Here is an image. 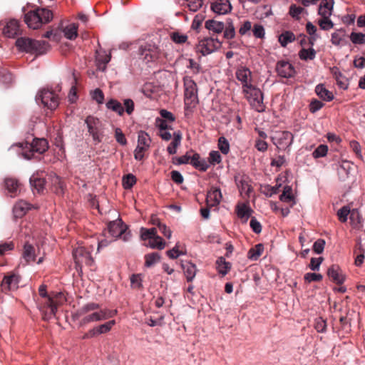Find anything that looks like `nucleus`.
I'll return each instance as SVG.
<instances>
[{
    "label": "nucleus",
    "instance_id": "nucleus-26",
    "mask_svg": "<svg viewBox=\"0 0 365 365\" xmlns=\"http://www.w3.org/2000/svg\"><path fill=\"white\" fill-rule=\"evenodd\" d=\"M30 209L29 203L24 200H20L15 204L13 208L14 215L15 217H22Z\"/></svg>",
    "mask_w": 365,
    "mask_h": 365
},
{
    "label": "nucleus",
    "instance_id": "nucleus-37",
    "mask_svg": "<svg viewBox=\"0 0 365 365\" xmlns=\"http://www.w3.org/2000/svg\"><path fill=\"white\" fill-rule=\"evenodd\" d=\"M181 141V135L180 132L174 133V138L168 145L167 150L170 155L176 153L177 148L180 145Z\"/></svg>",
    "mask_w": 365,
    "mask_h": 365
},
{
    "label": "nucleus",
    "instance_id": "nucleus-27",
    "mask_svg": "<svg viewBox=\"0 0 365 365\" xmlns=\"http://www.w3.org/2000/svg\"><path fill=\"white\" fill-rule=\"evenodd\" d=\"M346 36L345 31L340 29L331 34V41L335 46H344L348 43Z\"/></svg>",
    "mask_w": 365,
    "mask_h": 365
},
{
    "label": "nucleus",
    "instance_id": "nucleus-32",
    "mask_svg": "<svg viewBox=\"0 0 365 365\" xmlns=\"http://www.w3.org/2000/svg\"><path fill=\"white\" fill-rule=\"evenodd\" d=\"M317 95L322 100L330 101L334 98V95L328 91L323 84H319L315 88Z\"/></svg>",
    "mask_w": 365,
    "mask_h": 365
},
{
    "label": "nucleus",
    "instance_id": "nucleus-46",
    "mask_svg": "<svg viewBox=\"0 0 365 365\" xmlns=\"http://www.w3.org/2000/svg\"><path fill=\"white\" fill-rule=\"evenodd\" d=\"M14 81L13 75L6 70H1L0 71V82L9 85Z\"/></svg>",
    "mask_w": 365,
    "mask_h": 365
},
{
    "label": "nucleus",
    "instance_id": "nucleus-59",
    "mask_svg": "<svg viewBox=\"0 0 365 365\" xmlns=\"http://www.w3.org/2000/svg\"><path fill=\"white\" fill-rule=\"evenodd\" d=\"M115 138L116 141L118 143H120V145H125L127 144V140L120 128H115Z\"/></svg>",
    "mask_w": 365,
    "mask_h": 365
},
{
    "label": "nucleus",
    "instance_id": "nucleus-33",
    "mask_svg": "<svg viewBox=\"0 0 365 365\" xmlns=\"http://www.w3.org/2000/svg\"><path fill=\"white\" fill-rule=\"evenodd\" d=\"M216 269L220 274H221L222 276H225L230 270L231 264L228 262H226L225 258L221 257H219L216 261Z\"/></svg>",
    "mask_w": 365,
    "mask_h": 365
},
{
    "label": "nucleus",
    "instance_id": "nucleus-14",
    "mask_svg": "<svg viewBox=\"0 0 365 365\" xmlns=\"http://www.w3.org/2000/svg\"><path fill=\"white\" fill-rule=\"evenodd\" d=\"M66 299L62 292H57L51 295L50 297H46V301L43 302V307L51 309V314H56L58 307L62 305Z\"/></svg>",
    "mask_w": 365,
    "mask_h": 365
},
{
    "label": "nucleus",
    "instance_id": "nucleus-42",
    "mask_svg": "<svg viewBox=\"0 0 365 365\" xmlns=\"http://www.w3.org/2000/svg\"><path fill=\"white\" fill-rule=\"evenodd\" d=\"M252 210L245 204L238 205L237 207V214L240 218L247 220L250 216Z\"/></svg>",
    "mask_w": 365,
    "mask_h": 365
},
{
    "label": "nucleus",
    "instance_id": "nucleus-25",
    "mask_svg": "<svg viewBox=\"0 0 365 365\" xmlns=\"http://www.w3.org/2000/svg\"><path fill=\"white\" fill-rule=\"evenodd\" d=\"M334 7V0H323L318 9V14L323 17H330Z\"/></svg>",
    "mask_w": 365,
    "mask_h": 365
},
{
    "label": "nucleus",
    "instance_id": "nucleus-4",
    "mask_svg": "<svg viewBox=\"0 0 365 365\" xmlns=\"http://www.w3.org/2000/svg\"><path fill=\"white\" fill-rule=\"evenodd\" d=\"M16 46L22 51L36 55L45 53L49 48V44L45 41H37L27 37H20L16 41Z\"/></svg>",
    "mask_w": 365,
    "mask_h": 365
},
{
    "label": "nucleus",
    "instance_id": "nucleus-16",
    "mask_svg": "<svg viewBox=\"0 0 365 365\" xmlns=\"http://www.w3.org/2000/svg\"><path fill=\"white\" fill-rule=\"evenodd\" d=\"M276 72L282 78H292L295 74L294 66L287 61H279L276 65Z\"/></svg>",
    "mask_w": 365,
    "mask_h": 365
},
{
    "label": "nucleus",
    "instance_id": "nucleus-50",
    "mask_svg": "<svg viewBox=\"0 0 365 365\" xmlns=\"http://www.w3.org/2000/svg\"><path fill=\"white\" fill-rule=\"evenodd\" d=\"M316 52L313 48L305 49L302 48L299 52V57L302 60L310 59L312 60L315 58Z\"/></svg>",
    "mask_w": 365,
    "mask_h": 365
},
{
    "label": "nucleus",
    "instance_id": "nucleus-64",
    "mask_svg": "<svg viewBox=\"0 0 365 365\" xmlns=\"http://www.w3.org/2000/svg\"><path fill=\"white\" fill-rule=\"evenodd\" d=\"M92 98L98 103H100V104L103 103V100H104V95H103V91L99 88H96L92 93Z\"/></svg>",
    "mask_w": 365,
    "mask_h": 365
},
{
    "label": "nucleus",
    "instance_id": "nucleus-40",
    "mask_svg": "<svg viewBox=\"0 0 365 365\" xmlns=\"http://www.w3.org/2000/svg\"><path fill=\"white\" fill-rule=\"evenodd\" d=\"M160 256L158 252H152L145 255V265L148 267L153 266L155 263L158 262Z\"/></svg>",
    "mask_w": 365,
    "mask_h": 365
},
{
    "label": "nucleus",
    "instance_id": "nucleus-11",
    "mask_svg": "<svg viewBox=\"0 0 365 365\" xmlns=\"http://www.w3.org/2000/svg\"><path fill=\"white\" fill-rule=\"evenodd\" d=\"M184 164H190L201 172H205L209 168L207 160L205 158H202L198 153L192 151L187 152L184 155Z\"/></svg>",
    "mask_w": 365,
    "mask_h": 365
},
{
    "label": "nucleus",
    "instance_id": "nucleus-51",
    "mask_svg": "<svg viewBox=\"0 0 365 365\" xmlns=\"http://www.w3.org/2000/svg\"><path fill=\"white\" fill-rule=\"evenodd\" d=\"M221 161H222V158L218 151L212 150L210 153L208 160H207L209 165L210 164H212V165L219 164L221 163Z\"/></svg>",
    "mask_w": 365,
    "mask_h": 365
},
{
    "label": "nucleus",
    "instance_id": "nucleus-34",
    "mask_svg": "<svg viewBox=\"0 0 365 365\" xmlns=\"http://www.w3.org/2000/svg\"><path fill=\"white\" fill-rule=\"evenodd\" d=\"M264 252V245L257 244L252 247L247 252V257L251 260H257Z\"/></svg>",
    "mask_w": 365,
    "mask_h": 365
},
{
    "label": "nucleus",
    "instance_id": "nucleus-3",
    "mask_svg": "<svg viewBox=\"0 0 365 365\" xmlns=\"http://www.w3.org/2000/svg\"><path fill=\"white\" fill-rule=\"evenodd\" d=\"M53 19V13L46 8H37L25 14L24 21L28 26L33 29L40 28L43 24H47Z\"/></svg>",
    "mask_w": 365,
    "mask_h": 365
},
{
    "label": "nucleus",
    "instance_id": "nucleus-38",
    "mask_svg": "<svg viewBox=\"0 0 365 365\" xmlns=\"http://www.w3.org/2000/svg\"><path fill=\"white\" fill-rule=\"evenodd\" d=\"M196 272L197 269L194 264L190 262L184 264V274H186V278L188 282L195 277Z\"/></svg>",
    "mask_w": 365,
    "mask_h": 365
},
{
    "label": "nucleus",
    "instance_id": "nucleus-55",
    "mask_svg": "<svg viewBox=\"0 0 365 365\" xmlns=\"http://www.w3.org/2000/svg\"><path fill=\"white\" fill-rule=\"evenodd\" d=\"M319 25L322 30H329L334 27V23L329 17H323L319 21Z\"/></svg>",
    "mask_w": 365,
    "mask_h": 365
},
{
    "label": "nucleus",
    "instance_id": "nucleus-53",
    "mask_svg": "<svg viewBox=\"0 0 365 365\" xmlns=\"http://www.w3.org/2000/svg\"><path fill=\"white\" fill-rule=\"evenodd\" d=\"M218 148L223 154H227L230 151V145L225 137H220L218 139Z\"/></svg>",
    "mask_w": 365,
    "mask_h": 365
},
{
    "label": "nucleus",
    "instance_id": "nucleus-28",
    "mask_svg": "<svg viewBox=\"0 0 365 365\" xmlns=\"http://www.w3.org/2000/svg\"><path fill=\"white\" fill-rule=\"evenodd\" d=\"M31 186L36 190L38 192H41L45 185V179L39 176L38 173H35L30 178Z\"/></svg>",
    "mask_w": 365,
    "mask_h": 365
},
{
    "label": "nucleus",
    "instance_id": "nucleus-24",
    "mask_svg": "<svg viewBox=\"0 0 365 365\" xmlns=\"http://www.w3.org/2000/svg\"><path fill=\"white\" fill-rule=\"evenodd\" d=\"M4 34L9 38H14L20 34L19 21L16 19H11L8 21L4 28Z\"/></svg>",
    "mask_w": 365,
    "mask_h": 365
},
{
    "label": "nucleus",
    "instance_id": "nucleus-56",
    "mask_svg": "<svg viewBox=\"0 0 365 365\" xmlns=\"http://www.w3.org/2000/svg\"><path fill=\"white\" fill-rule=\"evenodd\" d=\"M304 9L300 6H297L295 4H292L289 7V14L297 19H299V15L302 13Z\"/></svg>",
    "mask_w": 365,
    "mask_h": 365
},
{
    "label": "nucleus",
    "instance_id": "nucleus-45",
    "mask_svg": "<svg viewBox=\"0 0 365 365\" xmlns=\"http://www.w3.org/2000/svg\"><path fill=\"white\" fill-rule=\"evenodd\" d=\"M235 36V29L232 21L227 22V24L225 25L224 29V38L227 39H232Z\"/></svg>",
    "mask_w": 365,
    "mask_h": 365
},
{
    "label": "nucleus",
    "instance_id": "nucleus-18",
    "mask_svg": "<svg viewBox=\"0 0 365 365\" xmlns=\"http://www.w3.org/2000/svg\"><path fill=\"white\" fill-rule=\"evenodd\" d=\"M235 179L241 195L244 193L246 196L249 197L252 190L250 178L247 175H243L240 177L235 176Z\"/></svg>",
    "mask_w": 365,
    "mask_h": 365
},
{
    "label": "nucleus",
    "instance_id": "nucleus-1",
    "mask_svg": "<svg viewBox=\"0 0 365 365\" xmlns=\"http://www.w3.org/2000/svg\"><path fill=\"white\" fill-rule=\"evenodd\" d=\"M116 313V310L100 309V304L95 302H90L77 309L73 314V317L78 319L85 315L80 322V325L84 326L91 322L112 318Z\"/></svg>",
    "mask_w": 365,
    "mask_h": 365
},
{
    "label": "nucleus",
    "instance_id": "nucleus-19",
    "mask_svg": "<svg viewBox=\"0 0 365 365\" xmlns=\"http://www.w3.org/2000/svg\"><path fill=\"white\" fill-rule=\"evenodd\" d=\"M236 78L238 81H240L242 84V89L248 87L250 85H252L251 83L252 81V72L251 71L245 66H242L239 68L236 73Z\"/></svg>",
    "mask_w": 365,
    "mask_h": 365
},
{
    "label": "nucleus",
    "instance_id": "nucleus-52",
    "mask_svg": "<svg viewBox=\"0 0 365 365\" xmlns=\"http://www.w3.org/2000/svg\"><path fill=\"white\" fill-rule=\"evenodd\" d=\"M350 39L354 44H364L365 34H363L362 33L352 32L350 35Z\"/></svg>",
    "mask_w": 365,
    "mask_h": 365
},
{
    "label": "nucleus",
    "instance_id": "nucleus-58",
    "mask_svg": "<svg viewBox=\"0 0 365 365\" xmlns=\"http://www.w3.org/2000/svg\"><path fill=\"white\" fill-rule=\"evenodd\" d=\"M253 35L256 38H263L264 37V29L260 24H255L252 29Z\"/></svg>",
    "mask_w": 365,
    "mask_h": 365
},
{
    "label": "nucleus",
    "instance_id": "nucleus-39",
    "mask_svg": "<svg viewBox=\"0 0 365 365\" xmlns=\"http://www.w3.org/2000/svg\"><path fill=\"white\" fill-rule=\"evenodd\" d=\"M295 36L291 31L283 32L279 36V41L282 46L285 47L289 43L294 41Z\"/></svg>",
    "mask_w": 365,
    "mask_h": 365
},
{
    "label": "nucleus",
    "instance_id": "nucleus-20",
    "mask_svg": "<svg viewBox=\"0 0 365 365\" xmlns=\"http://www.w3.org/2000/svg\"><path fill=\"white\" fill-rule=\"evenodd\" d=\"M222 193L220 188L212 187L207 192L206 204L210 207L217 206L222 199Z\"/></svg>",
    "mask_w": 365,
    "mask_h": 365
},
{
    "label": "nucleus",
    "instance_id": "nucleus-6",
    "mask_svg": "<svg viewBox=\"0 0 365 365\" xmlns=\"http://www.w3.org/2000/svg\"><path fill=\"white\" fill-rule=\"evenodd\" d=\"M184 104L185 106V115H188L196 107L198 99L197 96L196 84L191 80L184 79Z\"/></svg>",
    "mask_w": 365,
    "mask_h": 365
},
{
    "label": "nucleus",
    "instance_id": "nucleus-54",
    "mask_svg": "<svg viewBox=\"0 0 365 365\" xmlns=\"http://www.w3.org/2000/svg\"><path fill=\"white\" fill-rule=\"evenodd\" d=\"M328 152V147L326 145H319L313 152L312 155L314 158L324 157Z\"/></svg>",
    "mask_w": 365,
    "mask_h": 365
},
{
    "label": "nucleus",
    "instance_id": "nucleus-36",
    "mask_svg": "<svg viewBox=\"0 0 365 365\" xmlns=\"http://www.w3.org/2000/svg\"><path fill=\"white\" fill-rule=\"evenodd\" d=\"M106 107L108 109L112 110L113 111L117 113L119 115H123L124 113V108L122 104L115 99H110L106 103Z\"/></svg>",
    "mask_w": 365,
    "mask_h": 365
},
{
    "label": "nucleus",
    "instance_id": "nucleus-63",
    "mask_svg": "<svg viewBox=\"0 0 365 365\" xmlns=\"http://www.w3.org/2000/svg\"><path fill=\"white\" fill-rule=\"evenodd\" d=\"M187 61L188 64L187 65V68L190 69L192 73H198L200 70V65L192 58L187 59Z\"/></svg>",
    "mask_w": 365,
    "mask_h": 365
},
{
    "label": "nucleus",
    "instance_id": "nucleus-44",
    "mask_svg": "<svg viewBox=\"0 0 365 365\" xmlns=\"http://www.w3.org/2000/svg\"><path fill=\"white\" fill-rule=\"evenodd\" d=\"M115 324V320H110L103 324H101L100 326L96 327V332L98 334H106L108 332L111 328Z\"/></svg>",
    "mask_w": 365,
    "mask_h": 365
},
{
    "label": "nucleus",
    "instance_id": "nucleus-31",
    "mask_svg": "<svg viewBox=\"0 0 365 365\" xmlns=\"http://www.w3.org/2000/svg\"><path fill=\"white\" fill-rule=\"evenodd\" d=\"M5 187L12 195H16L20 192V184L14 178H7L5 180Z\"/></svg>",
    "mask_w": 365,
    "mask_h": 365
},
{
    "label": "nucleus",
    "instance_id": "nucleus-30",
    "mask_svg": "<svg viewBox=\"0 0 365 365\" xmlns=\"http://www.w3.org/2000/svg\"><path fill=\"white\" fill-rule=\"evenodd\" d=\"M23 257L27 264L36 260L35 248L29 243L24 246Z\"/></svg>",
    "mask_w": 365,
    "mask_h": 365
},
{
    "label": "nucleus",
    "instance_id": "nucleus-8",
    "mask_svg": "<svg viewBox=\"0 0 365 365\" xmlns=\"http://www.w3.org/2000/svg\"><path fill=\"white\" fill-rule=\"evenodd\" d=\"M41 101L45 108L50 110H56L60 103V98L53 91L47 88H43L38 93L36 101Z\"/></svg>",
    "mask_w": 365,
    "mask_h": 365
},
{
    "label": "nucleus",
    "instance_id": "nucleus-5",
    "mask_svg": "<svg viewBox=\"0 0 365 365\" xmlns=\"http://www.w3.org/2000/svg\"><path fill=\"white\" fill-rule=\"evenodd\" d=\"M84 122L89 135L92 137L94 144L97 145L101 143L105 135V125L103 122L97 117L91 115L87 116Z\"/></svg>",
    "mask_w": 365,
    "mask_h": 365
},
{
    "label": "nucleus",
    "instance_id": "nucleus-62",
    "mask_svg": "<svg viewBox=\"0 0 365 365\" xmlns=\"http://www.w3.org/2000/svg\"><path fill=\"white\" fill-rule=\"evenodd\" d=\"M324 258L322 257L315 258L312 257L310 261L309 267L313 271H317L319 269L320 264L323 262Z\"/></svg>",
    "mask_w": 365,
    "mask_h": 365
},
{
    "label": "nucleus",
    "instance_id": "nucleus-2",
    "mask_svg": "<svg viewBox=\"0 0 365 365\" xmlns=\"http://www.w3.org/2000/svg\"><path fill=\"white\" fill-rule=\"evenodd\" d=\"M151 223L155 225V227L150 229L141 228V238L144 241H148L147 246L153 249L163 250L165 247V241L158 235V228L159 231L166 237L170 238L171 236V231L167 226L162 223L159 218L155 216L151 217Z\"/></svg>",
    "mask_w": 365,
    "mask_h": 365
},
{
    "label": "nucleus",
    "instance_id": "nucleus-23",
    "mask_svg": "<svg viewBox=\"0 0 365 365\" xmlns=\"http://www.w3.org/2000/svg\"><path fill=\"white\" fill-rule=\"evenodd\" d=\"M276 144L282 148L289 147L293 142L294 136L292 133L289 131H282L277 133Z\"/></svg>",
    "mask_w": 365,
    "mask_h": 365
},
{
    "label": "nucleus",
    "instance_id": "nucleus-43",
    "mask_svg": "<svg viewBox=\"0 0 365 365\" xmlns=\"http://www.w3.org/2000/svg\"><path fill=\"white\" fill-rule=\"evenodd\" d=\"M279 200L285 202H289L294 200L292 189L290 186H284L283 192L279 196Z\"/></svg>",
    "mask_w": 365,
    "mask_h": 365
},
{
    "label": "nucleus",
    "instance_id": "nucleus-47",
    "mask_svg": "<svg viewBox=\"0 0 365 365\" xmlns=\"http://www.w3.org/2000/svg\"><path fill=\"white\" fill-rule=\"evenodd\" d=\"M184 7L187 6L190 11H196L202 5V0H185Z\"/></svg>",
    "mask_w": 365,
    "mask_h": 365
},
{
    "label": "nucleus",
    "instance_id": "nucleus-49",
    "mask_svg": "<svg viewBox=\"0 0 365 365\" xmlns=\"http://www.w3.org/2000/svg\"><path fill=\"white\" fill-rule=\"evenodd\" d=\"M110 61V55H99L97 57L98 67L99 69L104 71L106 67V64Z\"/></svg>",
    "mask_w": 365,
    "mask_h": 365
},
{
    "label": "nucleus",
    "instance_id": "nucleus-10",
    "mask_svg": "<svg viewBox=\"0 0 365 365\" xmlns=\"http://www.w3.org/2000/svg\"><path fill=\"white\" fill-rule=\"evenodd\" d=\"M140 58L145 63L155 62L160 57V50L154 44L145 43L138 48Z\"/></svg>",
    "mask_w": 365,
    "mask_h": 365
},
{
    "label": "nucleus",
    "instance_id": "nucleus-61",
    "mask_svg": "<svg viewBox=\"0 0 365 365\" xmlns=\"http://www.w3.org/2000/svg\"><path fill=\"white\" fill-rule=\"evenodd\" d=\"M304 278L307 282H319L322 279V275L320 274L309 272L305 274Z\"/></svg>",
    "mask_w": 365,
    "mask_h": 365
},
{
    "label": "nucleus",
    "instance_id": "nucleus-21",
    "mask_svg": "<svg viewBox=\"0 0 365 365\" xmlns=\"http://www.w3.org/2000/svg\"><path fill=\"white\" fill-rule=\"evenodd\" d=\"M211 9L217 14H225L231 11L232 6L229 0H213Z\"/></svg>",
    "mask_w": 365,
    "mask_h": 365
},
{
    "label": "nucleus",
    "instance_id": "nucleus-60",
    "mask_svg": "<svg viewBox=\"0 0 365 365\" xmlns=\"http://www.w3.org/2000/svg\"><path fill=\"white\" fill-rule=\"evenodd\" d=\"M325 246V240L323 239H318L313 245V250L317 254H322L324 251Z\"/></svg>",
    "mask_w": 365,
    "mask_h": 365
},
{
    "label": "nucleus",
    "instance_id": "nucleus-9",
    "mask_svg": "<svg viewBox=\"0 0 365 365\" xmlns=\"http://www.w3.org/2000/svg\"><path fill=\"white\" fill-rule=\"evenodd\" d=\"M245 98L257 111L263 110V94L260 89L253 85L242 89Z\"/></svg>",
    "mask_w": 365,
    "mask_h": 365
},
{
    "label": "nucleus",
    "instance_id": "nucleus-7",
    "mask_svg": "<svg viewBox=\"0 0 365 365\" xmlns=\"http://www.w3.org/2000/svg\"><path fill=\"white\" fill-rule=\"evenodd\" d=\"M23 149V156L28 160L33 158L34 153L43 154L48 148V143L45 138H34L31 143L21 144Z\"/></svg>",
    "mask_w": 365,
    "mask_h": 365
},
{
    "label": "nucleus",
    "instance_id": "nucleus-22",
    "mask_svg": "<svg viewBox=\"0 0 365 365\" xmlns=\"http://www.w3.org/2000/svg\"><path fill=\"white\" fill-rule=\"evenodd\" d=\"M329 277L336 284H342L345 280V276L338 265L333 264L327 270Z\"/></svg>",
    "mask_w": 365,
    "mask_h": 365
},
{
    "label": "nucleus",
    "instance_id": "nucleus-17",
    "mask_svg": "<svg viewBox=\"0 0 365 365\" xmlns=\"http://www.w3.org/2000/svg\"><path fill=\"white\" fill-rule=\"evenodd\" d=\"M127 229L120 219L110 222L108 225L109 234L115 239L122 236Z\"/></svg>",
    "mask_w": 365,
    "mask_h": 365
},
{
    "label": "nucleus",
    "instance_id": "nucleus-13",
    "mask_svg": "<svg viewBox=\"0 0 365 365\" xmlns=\"http://www.w3.org/2000/svg\"><path fill=\"white\" fill-rule=\"evenodd\" d=\"M73 257L76 267H81L83 264L91 266L93 264V259L89 251L83 247H78L73 251Z\"/></svg>",
    "mask_w": 365,
    "mask_h": 365
},
{
    "label": "nucleus",
    "instance_id": "nucleus-29",
    "mask_svg": "<svg viewBox=\"0 0 365 365\" xmlns=\"http://www.w3.org/2000/svg\"><path fill=\"white\" fill-rule=\"evenodd\" d=\"M205 28L215 34H220L224 31L225 24L214 19L207 20L205 22Z\"/></svg>",
    "mask_w": 365,
    "mask_h": 365
},
{
    "label": "nucleus",
    "instance_id": "nucleus-57",
    "mask_svg": "<svg viewBox=\"0 0 365 365\" xmlns=\"http://www.w3.org/2000/svg\"><path fill=\"white\" fill-rule=\"evenodd\" d=\"M349 212H350V210L348 207L344 206V207H341L337 212V215H338L339 220L341 222H346L347 217H348V215L349 214Z\"/></svg>",
    "mask_w": 365,
    "mask_h": 365
},
{
    "label": "nucleus",
    "instance_id": "nucleus-35",
    "mask_svg": "<svg viewBox=\"0 0 365 365\" xmlns=\"http://www.w3.org/2000/svg\"><path fill=\"white\" fill-rule=\"evenodd\" d=\"M151 139L149 135L145 131H140L138 136V145L148 150L150 147Z\"/></svg>",
    "mask_w": 365,
    "mask_h": 365
},
{
    "label": "nucleus",
    "instance_id": "nucleus-15",
    "mask_svg": "<svg viewBox=\"0 0 365 365\" xmlns=\"http://www.w3.org/2000/svg\"><path fill=\"white\" fill-rule=\"evenodd\" d=\"M20 277L14 273H9L5 275L1 284L2 292L7 294L9 292L15 291L19 287Z\"/></svg>",
    "mask_w": 365,
    "mask_h": 365
},
{
    "label": "nucleus",
    "instance_id": "nucleus-12",
    "mask_svg": "<svg viewBox=\"0 0 365 365\" xmlns=\"http://www.w3.org/2000/svg\"><path fill=\"white\" fill-rule=\"evenodd\" d=\"M222 42L213 37H206L200 40L197 46V50L203 56L212 53L221 46Z\"/></svg>",
    "mask_w": 365,
    "mask_h": 365
},
{
    "label": "nucleus",
    "instance_id": "nucleus-41",
    "mask_svg": "<svg viewBox=\"0 0 365 365\" xmlns=\"http://www.w3.org/2000/svg\"><path fill=\"white\" fill-rule=\"evenodd\" d=\"M77 29H78V27L76 25L71 24V25L65 27L63 31L64 36L68 39L73 40L78 36Z\"/></svg>",
    "mask_w": 365,
    "mask_h": 365
},
{
    "label": "nucleus",
    "instance_id": "nucleus-48",
    "mask_svg": "<svg viewBox=\"0 0 365 365\" xmlns=\"http://www.w3.org/2000/svg\"><path fill=\"white\" fill-rule=\"evenodd\" d=\"M136 182V178L133 174H128L123 178V185L125 189H130Z\"/></svg>",
    "mask_w": 365,
    "mask_h": 365
}]
</instances>
